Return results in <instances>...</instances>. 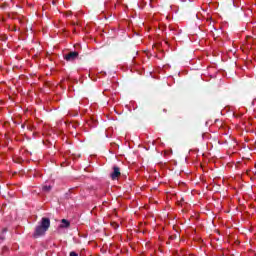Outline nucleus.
Wrapping results in <instances>:
<instances>
[{"label": "nucleus", "mask_w": 256, "mask_h": 256, "mask_svg": "<svg viewBox=\"0 0 256 256\" xmlns=\"http://www.w3.org/2000/svg\"><path fill=\"white\" fill-rule=\"evenodd\" d=\"M49 227H51V220L49 218L43 217L38 226H36L34 237H41L47 233Z\"/></svg>", "instance_id": "nucleus-1"}, {"label": "nucleus", "mask_w": 256, "mask_h": 256, "mask_svg": "<svg viewBox=\"0 0 256 256\" xmlns=\"http://www.w3.org/2000/svg\"><path fill=\"white\" fill-rule=\"evenodd\" d=\"M79 57L78 52H69L68 54L64 55V59L66 61H75Z\"/></svg>", "instance_id": "nucleus-2"}, {"label": "nucleus", "mask_w": 256, "mask_h": 256, "mask_svg": "<svg viewBox=\"0 0 256 256\" xmlns=\"http://www.w3.org/2000/svg\"><path fill=\"white\" fill-rule=\"evenodd\" d=\"M121 175V170L119 169V167L114 166L113 167V173L111 174V178L113 180L117 179V177H119Z\"/></svg>", "instance_id": "nucleus-3"}, {"label": "nucleus", "mask_w": 256, "mask_h": 256, "mask_svg": "<svg viewBox=\"0 0 256 256\" xmlns=\"http://www.w3.org/2000/svg\"><path fill=\"white\" fill-rule=\"evenodd\" d=\"M70 225L71 223L68 220L62 219L59 227L60 229H69Z\"/></svg>", "instance_id": "nucleus-4"}, {"label": "nucleus", "mask_w": 256, "mask_h": 256, "mask_svg": "<svg viewBox=\"0 0 256 256\" xmlns=\"http://www.w3.org/2000/svg\"><path fill=\"white\" fill-rule=\"evenodd\" d=\"M42 189H43V191H44V192L48 193V191H50V190H51V185H48V186H47V185H45V186H43V188H42Z\"/></svg>", "instance_id": "nucleus-5"}, {"label": "nucleus", "mask_w": 256, "mask_h": 256, "mask_svg": "<svg viewBox=\"0 0 256 256\" xmlns=\"http://www.w3.org/2000/svg\"><path fill=\"white\" fill-rule=\"evenodd\" d=\"M70 256H79V254L76 252H70Z\"/></svg>", "instance_id": "nucleus-6"}]
</instances>
